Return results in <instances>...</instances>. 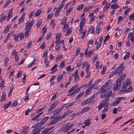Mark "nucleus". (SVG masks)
I'll return each mask as SVG.
<instances>
[{
  "label": "nucleus",
  "instance_id": "1",
  "mask_svg": "<svg viewBox=\"0 0 134 134\" xmlns=\"http://www.w3.org/2000/svg\"><path fill=\"white\" fill-rule=\"evenodd\" d=\"M124 68V64L122 63L120 65L115 71H113V74L115 75L117 74H119L120 75H122L123 73L122 70Z\"/></svg>",
  "mask_w": 134,
  "mask_h": 134
},
{
  "label": "nucleus",
  "instance_id": "2",
  "mask_svg": "<svg viewBox=\"0 0 134 134\" xmlns=\"http://www.w3.org/2000/svg\"><path fill=\"white\" fill-rule=\"evenodd\" d=\"M34 23V20L33 19L30 22L29 21L27 22L26 24L25 30L30 31Z\"/></svg>",
  "mask_w": 134,
  "mask_h": 134
},
{
  "label": "nucleus",
  "instance_id": "3",
  "mask_svg": "<svg viewBox=\"0 0 134 134\" xmlns=\"http://www.w3.org/2000/svg\"><path fill=\"white\" fill-rule=\"evenodd\" d=\"M121 85V81L120 79H118L116 80V83L113 85L114 91H116L118 88H120Z\"/></svg>",
  "mask_w": 134,
  "mask_h": 134
},
{
  "label": "nucleus",
  "instance_id": "4",
  "mask_svg": "<svg viewBox=\"0 0 134 134\" xmlns=\"http://www.w3.org/2000/svg\"><path fill=\"white\" fill-rule=\"evenodd\" d=\"M58 100H56L52 104L50 107L48 109V111L49 112L52 110L55 107V106L58 104Z\"/></svg>",
  "mask_w": 134,
  "mask_h": 134
},
{
  "label": "nucleus",
  "instance_id": "5",
  "mask_svg": "<svg viewBox=\"0 0 134 134\" xmlns=\"http://www.w3.org/2000/svg\"><path fill=\"white\" fill-rule=\"evenodd\" d=\"M48 116H46L43 118L42 120L39 122V124L40 125H44L46 122V121L48 119Z\"/></svg>",
  "mask_w": 134,
  "mask_h": 134
},
{
  "label": "nucleus",
  "instance_id": "6",
  "mask_svg": "<svg viewBox=\"0 0 134 134\" xmlns=\"http://www.w3.org/2000/svg\"><path fill=\"white\" fill-rule=\"evenodd\" d=\"M132 89V86H131L129 88H128L127 89L126 88V89L124 90L122 89L121 90H120V94L123 93H122V92H128L129 91H131Z\"/></svg>",
  "mask_w": 134,
  "mask_h": 134
},
{
  "label": "nucleus",
  "instance_id": "7",
  "mask_svg": "<svg viewBox=\"0 0 134 134\" xmlns=\"http://www.w3.org/2000/svg\"><path fill=\"white\" fill-rule=\"evenodd\" d=\"M94 29L93 26H91L90 27L88 31V34L90 33L91 34H95Z\"/></svg>",
  "mask_w": 134,
  "mask_h": 134
},
{
  "label": "nucleus",
  "instance_id": "8",
  "mask_svg": "<svg viewBox=\"0 0 134 134\" xmlns=\"http://www.w3.org/2000/svg\"><path fill=\"white\" fill-rule=\"evenodd\" d=\"M63 109V107H60L53 111V114L54 115H58V114Z\"/></svg>",
  "mask_w": 134,
  "mask_h": 134
},
{
  "label": "nucleus",
  "instance_id": "9",
  "mask_svg": "<svg viewBox=\"0 0 134 134\" xmlns=\"http://www.w3.org/2000/svg\"><path fill=\"white\" fill-rule=\"evenodd\" d=\"M58 121V119L57 118L53 119L51 121H50L48 125H53L57 123Z\"/></svg>",
  "mask_w": 134,
  "mask_h": 134
},
{
  "label": "nucleus",
  "instance_id": "10",
  "mask_svg": "<svg viewBox=\"0 0 134 134\" xmlns=\"http://www.w3.org/2000/svg\"><path fill=\"white\" fill-rule=\"evenodd\" d=\"M90 108L89 107H87L84 108L80 112V113L82 114L85 112H87L88 110H89Z\"/></svg>",
  "mask_w": 134,
  "mask_h": 134
},
{
  "label": "nucleus",
  "instance_id": "11",
  "mask_svg": "<svg viewBox=\"0 0 134 134\" xmlns=\"http://www.w3.org/2000/svg\"><path fill=\"white\" fill-rule=\"evenodd\" d=\"M6 96L5 93L4 92L3 93L1 97V99L0 100V102H2L6 100Z\"/></svg>",
  "mask_w": 134,
  "mask_h": 134
},
{
  "label": "nucleus",
  "instance_id": "12",
  "mask_svg": "<svg viewBox=\"0 0 134 134\" xmlns=\"http://www.w3.org/2000/svg\"><path fill=\"white\" fill-rule=\"evenodd\" d=\"M89 16L90 19V20L89 22L90 23H91L93 22V20L94 19V16H93V14L92 13H91L89 15Z\"/></svg>",
  "mask_w": 134,
  "mask_h": 134
},
{
  "label": "nucleus",
  "instance_id": "13",
  "mask_svg": "<svg viewBox=\"0 0 134 134\" xmlns=\"http://www.w3.org/2000/svg\"><path fill=\"white\" fill-rule=\"evenodd\" d=\"M95 97V94H94L92 96V97L89 98L88 99H87V101L88 103H89L91 102H92Z\"/></svg>",
  "mask_w": 134,
  "mask_h": 134
},
{
  "label": "nucleus",
  "instance_id": "14",
  "mask_svg": "<svg viewBox=\"0 0 134 134\" xmlns=\"http://www.w3.org/2000/svg\"><path fill=\"white\" fill-rule=\"evenodd\" d=\"M120 99H118L117 98V99L115 101H114L113 103L111 104V106H115L116 105L118 104L120 102Z\"/></svg>",
  "mask_w": 134,
  "mask_h": 134
},
{
  "label": "nucleus",
  "instance_id": "15",
  "mask_svg": "<svg viewBox=\"0 0 134 134\" xmlns=\"http://www.w3.org/2000/svg\"><path fill=\"white\" fill-rule=\"evenodd\" d=\"M43 114V113H39L36 115L34 116L32 118V119L31 120L32 121L34 120L37 119L40 116Z\"/></svg>",
  "mask_w": 134,
  "mask_h": 134
},
{
  "label": "nucleus",
  "instance_id": "16",
  "mask_svg": "<svg viewBox=\"0 0 134 134\" xmlns=\"http://www.w3.org/2000/svg\"><path fill=\"white\" fill-rule=\"evenodd\" d=\"M29 127L27 126H24L23 128V131L27 133L26 132L28 131Z\"/></svg>",
  "mask_w": 134,
  "mask_h": 134
},
{
  "label": "nucleus",
  "instance_id": "17",
  "mask_svg": "<svg viewBox=\"0 0 134 134\" xmlns=\"http://www.w3.org/2000/svg\"><path fill=\"white\" fill-rule=\"evenodd\" d=\"M78 86V84H77L76 85L72 87L69 90V93H70L72 91L74 90L75 88L77 87Z\"/></svg>",
  "mask_w": 134,
  "mask_h": 134
},
{
  "label": "nucleus",
  "instance_id": "18",
  "mask_svg": "<svg viewBox=\"0 0 134 134\" xmlns=\"http://www.w3.org/2000/svg\"><path fill=\"white\" fill-rule=\"evenodd\" d=\"M128 37H130L131 40L132 41L134 42V37L133 36V33L131 32L128 35Z\"/></svg>",
  "mask_w": 134,
  "mask_h": 134
},
{
  "label": "nucleus",
  "instance_id": "19",
  "mask_svg": "<svg viewBox=\"0 0 134 134\" xmlns=\"http://www.w3.org/2000/svg\"><path fill=\"white\" fill-rule=\"evenodd\" d=\"M46 107V105H44L43 107L37 110L36 111V113H37L41 111Z\"/></svg>",
  "mask_w": 134,
  "mask_h": 134
},
{
  "label": "nucleus",
  "instance_id": "20",
  "mask_svg": "<svg viewBox=\"0 0 134 134\" xmlns=\"http://www.w3.org/2000/svg\"><path fill=\"white\" fill-rule=\"evenodd\" d=\"M38 129L37 128H35L33 130V134H39L40 131H38Z\"/></svg>",
  "mask_w": 134,
  "mask_h": 134
},
{
  "label": "nucleus",
  "instance_id": "21",
  "mask_svg": "<svg viewBox=\"0 0 134 134\" xmlns=\"http://www.w3.org/2000/svg\"><path fill=\"white\" fill-rule=\"evenodd\" d=\"M12 34V32H10L9 33L8 35H7V37L4 40V42L5 43L9 39V36L10 35H11Z\"/></svg>",
  "mask_w": 134,
  "mask_h": 134
},
{
  "label": "nucleus",
  "instance_id": "22",
  "mask_svg": "<svg viewBox=\"0 0 134 134\" xmlns=\"http://www.w3.org/2000/svg\"><path fill=\"white\" fill-rule=\"evenodd\" d=\"M90 121L88 119H87L84 122L83 124H85L86 126H89L90 125Z\"/></svg>",
  "mask_w": 134,
  "mask_h": 134
},
{
  "label": "nucleus",
  "instance_id": "23",
  "mask_svg": "<svg viewBox=\"0 0 134 134\" xmlns=\"http://www.w3.org/2000/svg\"><path fill=\"white\" fill-rule=\"evenodd\" d=\"M10 27L11 26H10V25L7 26L6 27H5L4 29V32L5 33H6L8 32Z\"/></svg>",
  "mask_w": 134,
  "mask_h": 134
},
{
  "label": "nucleus",
  "instance_id": "24",
  "mask_svg": "<svg viewBox=\"0 0 134 134\" xmlns=\"http://www.w3.org/2000/svg\"><path fill=\"white\" fill-rule=\"evenodd\" d=\"M11 103V102L9 101L8 103L6 104L5 105L4 107V109H5L7 108L10 106Z\"/></svg>",
  "mask_w": 134,
  "mask_h": 134
},
{
  "label": "nucleus",
  "instance_id": "25",
  "mask_svg": "<svg viewBox=\"0 0 134 134\" xmlns=\"http://www.w3.org/2000/svg\"><path fill=\"white\" fill-rule=\"evenodd\" d=\"M130 55V53L129 52H127L126 53L125 55L123 57V59L124 60L128 58Z\"/></svg>",
  "mask_w": 134,
  "mask_h": 134
},
{
  "label": "nucleus",
  "instance_id": "26",
  "mask_svg": "<svg viewBox=\"0 0 134 134\" xmlns=\"http://www.w3.org/2000/svg\"><path fill=\"white\" fill-rule=\"evenodd\" d=\"M82 59H81L80 60H79L78 62L77 63V65L78 67L80 66L82 63Z\"/></svg>",
  "mask_w": 134,
  "mask_h": 134
},
{
  "label": "nucleus",
  "instance_id": "27",
  "mask_svg": "<svg viewBox=\"0 0 134 134\" xmlns=\"http://www.w3.org/2000/svg\"><path fill=\"white\" fill-rule=\"evenodd\" d=\"M42 12L41 9H39L38 10L36 13L35 14V15L36 16H38Z\"/></svg>",
  "mask_w": 134,
  "mask_h": 134
},
{
  "label": "nucleus",
  "instance_id": "28",
  "mask_svg": "<svg viewBox=\"0 0 134 134\" xmlns=\"http://www.w3.org/2000/svg\"><path fill=\"white\" fill-rule=\"evenodd\" d=\"M61 9H59V8H58L56 10L55 12V15L57 16L59 14L60 12Z\"/></svg>",
  "mask_w": 134,
  "mask_h": 134
},
{
  "label": "nucleus",
  "instance_id": "29",
  "mask_svg": "<svg viewBox=\"0 0 134 134\" xmlns=\"http://www.w3.org/2000/svg\"><path fill=\"white\" fill-rule=\"evenodd\" d=\"M17 36H18L19 37H20V40H23L24 38V35L22 33L18 34Z\"/></svg>",
  "mask_w": 134,
  "mask_h": 134
},
{
  "label": "nucleus",
  "instance_id": "30",
  "mask_svg": "<svg viewBox=\"0 0 134 134\" xmlns=\"http://www.w3.org/2000/svg\"><path fill=\"white\" fill-rule=\"evenodd\" d=\"M122 118V116H121L119 117L116 118L115 120L113 122V124H114L117 121H118L119 120L121 119Z\"/></svg>",
  "mask_w": 134,
  "mask_h": 134
},
{
  "label": "nucleus",
  "instance_id": "31",
  "mask_svg": "<svg viewBox=\"0 0 134 134\" xmlns=\"http://www.w3.org/2000/svg\"><path fill=\"white\" fill-rule=\"evenodd\" d=\"M84 92L83 91H82L76 97V99H78L81 97L84 94Z\"/></svg>",
  "mask_w": 134,
  "mask_h": 134
},
{
  "label": "nucleus",
  "instance_id": "32",
  "mask_svg": "<svg viewBox=\"0 0 134 134\" xmlns=\"http://www.w3.org/2000/svg\"><path fill=\"white\" fill-rule=\"evenodd\" d=\"M100 29L101 27H100L99 26H97L96 28V32L98 34H99Z\"/></svg>",
  "mask_w": 134,
  "mask_h": 134
},
{
  "label": "nucleus",
  "instance_id": "33",
  "mask_svg": "<svg viewBox=\"0 0 134 134\" xmlns=\"http://www.w3.org/2000/svg\"><path fill=\"white\" fill-rule=\"evenodd\" d=\"M92 51L91 50L89 51L88 52H87L86 54V57H90L91 56V54H92Z\"/></svg>",
  "mask_w": 134,
  "mask_h": 134
},
{
  "label": "nucleus",
  "instance_id": "34",
  "mask_svg": "<svg viewBox=\"0 0 134 134\" xmlns=\"http://www.w3.org/2000/svg\"><path fill=\"white\" fill-rule=\"evenodd\" d=\"M6 18V16L5 15L2 17L0 19V22L2 23L4 21Z\"/></svg>",
  "mask_w": 134,
  "mask_h": 134
},
{
  "label": "nucleus",
  "instance_id": "35",
  "mask_svg": "<svg viewBox=\"0 0 134 134\" xmlns=\"http://www.w3.org/2000/svg\"><path fill=\"white\" fill-rule=\"evenodd\" d=\"M18 103L17 101H15L13 103H12L11 107H14L18 105Z\"/></svg>",
  "mask_w": 134,
  "mask_h": 134
},
{
  "label": "nucleus",
  "instance_id": "36",
  "mask_svg": "<svg viewBox=\"0 0 134 134\" xmlns=\"http://www.w3.org/2000/svg\"><path fill=\"white\" fill-rule=\"evenodd\" d=\"M134 19V13H132L129 17V19L131 20H132Z\"/></svg>",
  "mask_w": 134,
  "mask_h": 134
},
{
  "label": "nucleus",
  "instance_id": "37",
  "mask_svg": "<svg viewBox=\"0 0 134 134\" xmlns=\"http://www.w3.org/2000/svg\"><path fill=\"white\" fill-rule=\"evenodd\" d=\"M64 63L65 61H64L61 62L59 65V67L61 69H62L64 67Z\"/></svg>",
  "mask_w": 134,
  "mask_h": 134
},
{
  "label": "nucleus",
  "instance_id": "38",
  "mask_svg": "<svg viewBox=\"0 0 134 134\" xmlns=\"http://www.w3.org/2000/svg\"><path fill=\"white\" fill-rule=\"evenodd\" d=\"M12 9L10 10L8 14V17L11 18L12 17Z\"/></svg>",
  "mask_w": 134,
  "mask_h": 134
},
{
  "label": "nucleus",
  "instance_id": "39",
  "mask_svg": "<svg viewBox=\"0 0 134 134\" xmlns=\"http://www.w3.org/2000/svg\"><path fill=\"white\" fill-rule=\"evenodd\" d=\"M65 1H62V3L60 4V7H58L59 9H61L63 7L64 5V2Z\"/></svg>",
  "mask_w": 134,
  "mask_h": 134
},
{
  "label": "nucleus",
  "instance_id": "40",
  "mask_svg": "<svg viewBox=\"0 0 134 134\" xmlns=\"http://www.w3.org/2000/svg\"><path fill=\"white\" fill-rule=\"evenodd\" d=\"M62 55H59L56 57V61L58 62V61L62 59Z\"/></svg>",
  "mask_w": 134,
  "mask_h": 134
},
{
  "label": "nucleus",
  "instance_id": "41",
  "mask_svg": "<svg viewBox=\"0 0 134 134\" xmlns=\"http://www.w3.org/2000/svg\"><path fill=\"white\" fill-rule=\"evenodd\" d=\"M63 78L62 75H59L57 78V81H59L62 80Z\"/></svg>",
  "mask_w": 134,
  "mask_h": 134
},
{
  "label": "nucleus",
  "instance_id": "42",
  "mask_svg": "<svg viewBox=\"0 0 134 134\" xmlns=\"http://www.w3.org/2000/svg\"><path fill=\"white\" fill-rule=\"evenodd\" d=\"M84 6L83 4H82L81 5H80L76 9L77 10H81L83 7Z\"/></svg>",
  "mask_w": 134,
  "mask_h": 134
},
{
  "label": "nucleus",
  "instance_id": "43",
  "mask_svg": "<svg viewBox=\"0 0 134 134\" xmlns=\"http://www.w3.org/2000/svg\"><path fill=\"white\" fill-rule=\"evenodd\" d=\"M10 2V0H8L7 1L6 3L3 6V8H4L7 6Z\"/></svg>",
  "mask_w": 134,
  "mask_h": 134
},
{
  "label": "nucleus",
  "instance_id": "44",
  "mask_svg": "<svg viewBox=\"0 0 134 134\" xmlns=\"http://www.w3.org/2000/svg\"><path fill=\"white\" fill-rule=\"evenodd\" d=\"M118 5L114 4L111 6V8L112 9H116L118 7Z\"/></svg>",
  "mask_w": 134,
  "mask_h": 134
},
{
  "label": "nucleus",
  "instance_id": "45",
  "mask_svg": "<svg viewBox=\"0 0 134 134\" xmlns=\"http://www.w3.org/2000/svg\"><path fill=\"white\" fill-rule=\"evenodd\" d=\"M23 78L21 80L23 83H25L24 81L26 79V75L25 74H23Z\"/></svg>",
  "mask_w": 134,
  "mask_h": 134
},
{
  "label": "nucleus",
  "instance_id": "46",
  "mask_svg": "<svg viewBox=\"0 0 134 134\" xmlns=\"http://www.w3.org/2000/svg\"><path fill=\"white\" fill-rule=\"evenodd\" d=\"M79 76L78 75L75 76V77L74 82L75 83L77 82L79 80Z\"/></svg>",
  "mask_w": 134,
  "mask_h": 134
},
{
  "label": "nucleus",
  "instance_id": "47",
  "mask_svg": "<svg viewBox=\"0 0 134 134\" xmlns=\"http://www.w3.org/2000/svg\"><path fill=\"white\" fill-rule=\"evenodd\" d=\"M9 59L8 58H6L4 59V65H6Z\"/></svg>",
  "mask_w": 134,
  "mask_h": 134
},
{
  "label": "nucleus",
  "instance_id": "48",
  "mask_svg": "<svg viewBox=\"0 0 134 134\" xmlns=\"http://www.w3.org/2000/svg\"><path fill=\"white\" fill-rule=\"evenodd\" d=\"M25 31H26L25 33V36L26 38H27L28 36L30 31L28 30Z\"/></svg>",
  "mask_w": 134,
  "mask_h": 134
},
{
  "label": "nucleus",
  "instance_id": "49",
  "mask_svg": "<svg viewBox=\"0 0 134 134\" xmlns=\"http://www.w3.org/2000/svg\"><path fill=\"white\" fill-rule=\"evenodd\" d=\"M89 64V63H87L86 62H83V64H82V68H84L86 66H88V64Z\"/></svg>",
  "mask_w": 134,
  "mask_h": 134
},
{
  "label": "nucleus",
  "instance_id": "50",
  "mask_svg": "<svg viewBox=\"0 0 134 134\" xmlns=\"http://www.w3.org/2000/svg\"><path fill=\"white\" fill-rule=\"evenodd\" d=\"M42 23V21L41 20H39L36 26H39Z\"/></svg>",
  "mask_w": 134,
  "mask_h": 134
},
{
  "label": "nucleus",
  "instance_id": "51",
  "mask_svg": "<svg viewBox=\"0 0 134 134\" xmlns=\"http://www.w3.org/2000/svg\"><path fill=\"white\" fill-rule=\"evenodd\" d=\"M111 80L110 79L108 80L107 82H106L104 85V86L106 87L110 83Z\"/></svg>",
  "mask_w": 134,
  "mask_h": 134
},
{
  "label": "nucleus",
  "instance_id": "52",
  "mask_svg": "<svg viewBox=\"0 0 134 134\" xmlns=\"http://www.w3.org/2000/svg\"><path fill=\"white\" fill-rule=\"evenodd\" d=\"M83 26L84 25H81V24H80V28L79 29V32L80 33L83 30Z\"/></svg>",
  "mask_w": 134,
  "mask_h": 134
},
{
  "label": "nucleus",
  "instance_id": "53",
  "mask_svg": "<svg viewBox=\"0 0 134 134\" xmlns=\"http://www.w3.org/2000/svg\"><path fill=\"white\" fill-rule=\"evenodd\" d=\"M107 101L105 100H103L100 103L101 104H102L104 106L105 105H106V104H107Z\"/></svg>",
  "mask_w": 134,
  "mask_h": 134
},
{
  "label": "nucleus",
  "instance_id": "54",
  "mask_svg": "<svg viewBox=\"0 0 134 134\" xmlns=\"http://www.w3.org/2000/svg\"><path fill=\"white\" fill-rule=\"evenodd\" d=\"M45 45L46 44H45V42H43L41 45L40 46V48L42 49H44L45 47Z\"/></svg>",
  "mask_w": 134,
  "mask_h": 134
},
{
  "label": "nucleus",
  "instance_id": "55",
  "mask_svg": "<svg viewBox=\"0 0 134 134\" xmlns=\"http://www.w3.org/2000/svg\"><path fill=\"white\" fill-rule=\"evenodd\" d=\"M98 57L97 55L96 54L95 55V56L92 59V60L93 61V63L95 62V61L98 59Z\"/></svg>",
  "mask_w": 134,
  "mask_h": 134
},
{
  "label": "nucleus",
  "instance_id": "56",
  "mask_svg": "<svg viewBox=\"0 0 134 134\" xmlns=\"http://www.w3.org/2000/svg\"><path fill=\"white\" fill-rule=\"evenodd\" d=\"M103 106L102 104L100 103V104L97 107V108L99 110H100L102 109Z\"/></svg>",
  "mask_w": 134,
  "mask_h": 134
},
{
  "label": "nucleus",
  "instance_id": "57",
  "mask_svg": "<svg viewBox=\"0 0 134 134\" xmlns=\"http://www.w3.org/2000/svg\"><path fill=\"white\" fill-rule=\"evenodd\" d=\"M5 81H2L0 83V87H3L4 85Z\"/></svg>",
  "mask_w": 134,
  "mask_h": 134
},
{
  "label": "nucleus",
  "instance_id": "58",
  "mask_svg": "<svg viewBox=\"0 0 134 134\" xmlns=\"http://www.w3.org/2000/svg\"><path fill=\"white\" fill-rule=\"evenodd\" d=\"M130 8H128L125 12L124 14L125 15H126L130 11Z\"/></svg>",
  "mask_w": 134,
  "mask_h": 134
},
{
  "label": "nucleus",
  "instance_id": "59",
  "mask_svg": "<svg viewBox=\"0 0 134 134\" xmlns=\"http://www.w3.org/2000/svg\"><path fill=\"white\" fill-rule=\"evenodd\" d=\"M67 19V18L66 17L64 18L63 19V20L61 21V23L63 25L64 23L65 22Z\"/></svg>",
  "mask_w": 134,
  "mask_h": 134
},
{
  "label": "nucleus",
  "instance_id": "60",
  "mask_svg": "<svg viewBox=\"0 0 134 134\" xmlns=\"http://www.w3.org/2000/svg\"><path fill=\"white\" fill-rule=\"evenodd\" d=\"M87 74L85 76L86 78H88L90 76L91 74V72L90 71L86 72Z\"/></svg>",
  "mask_w": 134,
  "mask_h": 134
},
{
  "label": "nucleus",
  "instance_id": "61",
  "mask_svg": "<svg viewBox=\"0 0 134 134\" xmlns=\"http://www.w3.org/2000/svg\"><path fill=\"white\" fill-rule=\"evenodd\" d=\"M78 75V71H76L74 73L72 74V76L73 77H75V76H77Z\"/></svg>",
  "mask_w": 134,
  "mask_h": 134
},
{
  "label": "nucleus",
  "instance_id": "62",
  "mask_svg": "<svg viewBox=\"0 0 134 134\" xmlns=\"http://www.w3.org/2000/svg\"><path fill=\"white\" fill-rule=\"evenodd\" d=\"M96 44L97 46L96 47V49H98L99 48V47L101 46V43L98 42V43L97 44Z\"/></svg>",
  "mask_w": 134,
  "mask_h": 134
},
{
  "label": "nucleus",
  "instance_id": "63",
  "mask_svg": "<svg viewBox=\"0 0 134 134\" xmlns=\"http://www.w3.org/2000/svg\"><path fill=\"white\" fill-rule=\"evenodd\" d=\"M85 18H83L82 20L81 21L80 23V24H81V25H84V24H85Z\"/></svg>",
  "mask_w": 134,
  "mask_h": 134
},
{
  "label": "nucleus",
  "instance_id": "64",
  "mask_svg": "<svg viewBox=\"0 0 134 134\" xmlns=\"http://www.w3.org/2000/svg\"><path fill=\"white\" fill-rule=\"evenodd\" d=\"M15 134H27V133L25 132L24 131H21L20 133H16L15 132Z\"/></svg>",
  "mask_w": 134,
  "mask_h": 134
}]
</instances>
